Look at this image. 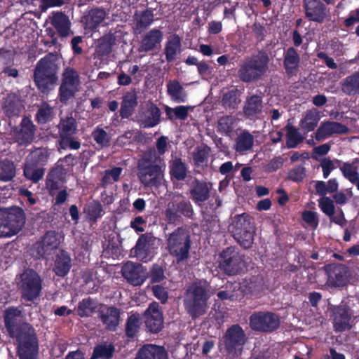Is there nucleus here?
Instances as JSON below:
<instances>
[{
  "instance_id": "nucleus-58",
  "label": "nucleus",
  "mask_w": 359,
  "mask_h": 359,
  "mask_svg": "<svg viewBox=\"0 0 359 359\" xmlns=\"http://www.w3.org/2000/svg\"><path fill=\"white\" fill-rule=\"evenodd\" d=\"M95 142L100 147H104L109 144L110 139L107 132L102 128H96L92 133Z\"/></svg>"
},
{
  "instance_id": "nucleus-42",
  "label": "nucleus",
  "mask_w": 359,
  "mask_h": 359,
  "mask_svg": "<svg viewBox=\"0 0 359 359\" xmlns=\"http://www.w3.org/2000/svg\"><path fill=\"white\" fill-rule=\"evenodd\" d=\"M70 268L71 258L67 252L62 251L56 257L53 271L56 275L63 277L68 273Z\"/></svg>"
},
{
  "instance_id": "nucleus-27",
  "label": "nucleus",
  "mask_w": 359,
  "mask_h": 359,
  "mask_svg": "<svg viewBox=\"0 0 359 359\" xmlns=\"http://www.w3.org/2000/svg\"><path fill=\"white\" fill-rule=\"evenodd\" d=\"M305 16L309 20L323 22L326 17V6L320 0H304Z\"/></svg>"
},
{
  "instance_id": "nucleus-37",
  "label": "nucleus",
  "mask_w": 359,
  "mask_h": 359,
  "mask_svg": "<svg viewBox=\"0 0 359 359\" xmlns=\"http://www.w3.org/2000/svg\"><path fill=\"white\" fill-rule=\"evenodd\" d=\"M137 105V96L134 91L128 92L123 97L121 104L120 116L123 118L130 116Z\"/></svg>"
},
{
  "instance_id": "nucleus-29",
  "label": "nucleus",
  "mask_w": 359,
  "mask_h": 359,
  "mask_svg": "<svg viewBox=\"0 0 359 359\" xmlns=\"http://www.w3.org/2000/svg\"><path fill=\"white\" fill-rule=\"evenodd\" d=\"M255 137L248 130H243L237 133L233 149L239 154H245L254 147Z\"/></svg>"
},
{
  "instance_id": "nucleus-17",
  "label": "nucleus",
  "mask_w": 359,
  "mask_h": 359,
  "mask_svg": "<svg viewBox=\"0 0 359 359\" xmlns=\"http://www.w3.org/2000/svg\"><path fill=\"white\" fill-rule=\"evenodd\" d=\"M97 318L101 321L104 330L114 332L117 330L121 321V311L114 306L101 304Z\"/></svg>"
},
{
  "instance_id": "nucleus-33",
  "label": "nucleus",
  "mask_w": 359,
  "mask_h": 359,
  "mask_svg": "<svg viewBox=\"0 0 359 359\" xmlns=\"http://www.w3.org/2000/svg\"><path fill=\"white\" fill-rule=\"evenodd\" d=\"M169 172L172 179L183 181L187 177V165L181 158L175 156L169 161Z\"/></svg>"
},
{
  "instance_id": "nucleus-15",
  "label": "nucleus",
  "mask_w": 359,
  "mask_h": 359,
  "mask_svg": "<svg viewBox=\"0 0 359 359\" xmlns=\"http://www.w3.org/2000/svg\"><path fill=\"white\" fill-rule=\"evenodd\" d=\"M36 126L28 117H24L18 126H15L11 131L13 140L20 146L31 144L35 137Z\"/></svg>"
},
{
  "instance_id": "nucleus-20",
  "label": "nucleus",
  "mask_w": 359,
  "mask_h": 359,
  "mask_svg": "<svg viewBox=\"0 0 359 359\" xmlns=\"http://www.w3.org/2000/svg\"><path fill=\"white\" fill-rule=\"evenodd\" d=\"M156 238L151 233L142 234L133 248L135 256L144 262L151 259Z\"/></svg>"
},
{
  "instance_id": "nucleus-51",
  "label": "nucleus",
  "mask_w": 359,
  "mask_h": 359,
  "mask_svg": "<svg viewBox=\"0 0 359 359\" xmlns=\"http://www.w3.org/2000/svg\"><path fill=\"white\" fill-rule=\"evenodd\" d=\"M15 175V167L14 163L8 159L0 163V180L4 182L11 181Z\"/></svg>"
},
{
  "instance_id": "nucleus-36",
  "label": "nucleus",
  "mask_w": 359,
  "mask_h": 359,
  "mask_svg": "<svg viewBox=\"0 0 359 359\" xmlns=\"http://www.w3.org/2000/svg\"><path fill=\"white\" fill-rule=\"evenodd\" d=\"M100 304L97 300L88 297L79 302L76 313L80 317H90L95 312L98 313Z\"/></svg>"
},
{
  "instance_id": "nucleus-3",
  "label": "nucleus",
  "mask_w": 359,
  "mask_h": 359,
  "mask_svg": "<svg viewBox=\"0 0 359 359\" xmlns=\"http://www.w3.org/2000/svg\"><path fill=\"white\" fill-rule=\"evenodd\" d=\"M210 297V285L208 282L198 280L191 283L186 290L183 300L187 313L193 319L204 315L208 308Z\"/></svg>"
},
{
  "instance_id": "nucleus-64",
  "label": "nucleus",
  "mask_w": 359,
  "mask_h": 359,
  "mask_svg": "<svg viewBox=\"0 0 359 359\" xmlns=\"http://www.w3.org/2000/svg\"><path fill=\"white\" fill-rule=\"evenodd\" d=\"M306 176V170L304 166L299 165L289 172V178L294 182H301Z\"/></svg>"
},
{
  "instance_id": "nucleus-31",
  "label": "nucleus",
  "mask_w": 359,
  "mask_h": 359,
  "mask_svg": "<svg viewBox=\"0 0 359 359\" xmlns=\"http://www.w3.org/2000/svg\"><path fill=\"white\" fill-rule=\"evenodd\" d=\"M154 20V14L150 10L136 12L133 16L134 34H141L149 27Z\"/></svg>"
},
{
  "instance_id": "nucleus-56",
  "label": "nucleus",
  "mask_w": 359,
  "mask_h": 359,
  "mask_svg": "<svg viewBox=\"0 0 359 359\" xmlns=\"http://www.w3.org/2000/svg\"><path fill=\"white\" fill-rule=\"evenodd\" d=\"M122 172V168L120 167H115L111 170H107L102 179V186L112 184L119 180L120 175Z\"/></svg>"
},
{
  "instance_id": "nucleus-13",
  "label": "nucleus",
  "mask_w": 359,
  "mask_h": 359,
  "mask_svg": "<svg viewBox=\"0 0 359 359\" xmlns=\"http://www.w3.org/2000/svg\"><path fill=\"white\" fill-rule=\"evenodd\" d=\"M249 320L252 330L262 332H272L280 325L278 316L269 311L254 312L250 316Z\"/></svg>"
},
{
  "instance_id": "nucleus-59",
  "label": "nucleus",
  "mask_w": 359,
  "mask_h": 359,
  "mask_svg": "<svg viewBox=\"0 0 359 359\" xmlns=\"http://www.w3.org/2000/svg\"><path fill=\"white\" fill-rule=\"evenodd\" d=\"M344 176L347 178L352 183H355L359 174L357 172V168L353 164L348 163H344L340 168Z\"/></svg>"
},
{
  "instance_id": "nucleus-39",
  "label": "nucleus",
  "mask_w": 359,
  "mask_h": 359,
  "mask_svg": "<svg viewBox=\"0 0 359 359\" xmlns=\"http://www.w3.org/2000/svg\"><path fill=\"white\" fill-rule=\"evenodd\" d=\"M105 17L106 11L104 8H92L84 17L86 27L90 29H94L99 26Z\"/></svg>"
},
{
  "instance_id": "nucleus-28",
  "label": "nucleus",
  "mask_w": 359,
  "mask_h": 359,
  "mask_svg": "<svg viewBox=\"0 0 359 359\" xmlns=\"http://www.w3.org/2000/svg\"><path fill=\"white\" fill-rule=\"evenodd\" d=\"M135 359H169L164 346L146 344L137 352Z\"/></svg>"
},
{
  "instance_id": "nucleus-57",
  "label": "nucleus",
  "mask_w": 359,
  "mask_h": 359,
  "mask_svg": "<svg viewBox=\"0 0 359 359\" xmlns=\"http://www.w3.org/2000/svg\"><path fill=\"white\" fill-rule=\"evenodd\" d=\"M210 149L207 146L198 147L193 153V159L196 165H201L207 161Z\"/></svg>"
},
{
  "instance_id": "nucleus-1",
  "label": "nucleus",
  "mask_w": 359,
  "mask_h": 359,
  "mask_svg": "<svg viewBox=\"0 0 359 359\" xmlns=\"http://www.w3.org/2000/svg\"><path fill=\"white\" fill-rule=\"evenodd\" d=\"M5 327L17 341L20 359H37L38 341L34 328L23 320L22 310L11 306L4 312Z\"/></svg>"
},
{
  "instance_id": "nucleus-63",
  "label": "nucleus",
  "mask_w": 359,
  "mask_h": 359,
  "mask_svg": "<svg viewBox=\"0 0 359 359\" xmlns=\"http://www.w3.org/2000/svg\"><path fill=\"white\" fill-rule=\"evenodd\" d=\"M149 278L151 283H160L165 278L163 268L158 265L154 264L149 273Z\"/></svg>"
},
{
  "instance_id": "nucleus-43",
  "label": "nucleus",
  "mask_w": 359,
  "mask_h": 359,
  "mask_svg": "<svg viewBox=\"0 0 359 359\" xmlns=\"http://www.w3.org/2000/svg\"><path fill=\"white\" fill-rule=\"evenodd\" d=\"M116 42V36L113 33H108L98 40L96 46V53L99 56L107 55L112 51V48Z\"/></svg>"
},
{
  "instance_id": "nucleus-2",
  "label": "nucleus",
  "mask_w": 359,
  "mask_h": 359,
  "mask_svg": "<svg viewBox=\"0 0 359 359\" xmlns=\"http://www.w3.org/2000/svg\"><path fill=\"white\" fill-rule=\"evenodd\" d=\"M163 160L156 149L146 150L137 163V176L140 183L147 188H159L164 181Z\"/></svg>"
},
{
  "instance_id": "nucleus-25",
  "label": "nucleus",
  "mask_w": 359,
  "mask_h": 359,
  "mask_svg": "<svg viewBox=\"0 0 359 359\" xmlns=\"http://www.w3.org/2000/svg\"><path fill=\"white\" fill-rule=\"evenodd\" d=\"M50 22L57 31L60 37L65 38L73 35L72 22L68 15L61 11L53 12L49 17Z\"/></svg>"
},
{
  "instance_id": "nucleus-22",
  "label": "nucleus",
  "mask_w": 359,
  "mask_h": 359,
  "mask_svg": "<svg viewBox=\"0 0 359 359\" xmlns=\"http://www.w3.org/2000/svg\"><path fill=\"white\" fill-rule=\"evenodd\" d=\"M145 324L149 330L154 333L160 332L163 327V318L160 306L152 302L144 311Z\"/></svg>"
},
{
  "instance_id": "nucleus-62",
  "label": "nucleus",
  "mask_w": 359,
  "mask_h": 359,
  "mask_svg": "<svg viewBox=\"0 0 359 359\" xmlns=\"http://www.w3.org/2000/svg\"><path fill=\"white\" fill-rule=\"evenodd\" d=\"M319 207L329 217H332L334 214V202L329 197H322L319 200Z\"/></svg>"
},
{
  "instance_id": "nucleus-9",
  "label": "nucleus",
  "mask_w": 359,
  "mask_h": 359,
  "mask_svg": "<svg viewBox=\"0 0 359 359\" xmlns=\"http://www.w3.org/2000/svg\"><path fill=\"white\" fill-rule=\"evenodd\" d=\"M77 128V121L72 114L60 118L57 125L58 142L60 149H67L69 148L78 150L81 147V143L73 137L78 131Z\"/></svg>"
},
{
  "instance_id": "nucleus-38",
  "label": "nucleus",
  "mask_w": 359,
  "mask_h": 359,
  "mask_svg": "<svg viewBox=\"0 0 359 359\" xmlns=\"http://www.w3.org/2000/svg\"><path fill=\"white\" fill-rule=\"evenodd\" d=\"M348 271L346 266L337 264L334 266L329 273L328 282L335 287L343 286L348 278Z\"/></svg>"
},
{
  "instance_id": "nucleus-40",
  "label": "nucleus",
  "mask_w": 359,
  "mask_h": 359,
  "mask_svg": "<svg viewBox=\"0 0 359 359\" xmlns=\"http://www.w3.org/2000/svg\"><path fill=\"white\" fill-rule=\"evenodd\" d=\"M64 175L62 169L60 168L52 169L48 174L46 187L51 195H54V191L60 189L64 181Z\"/></svg>"
},
{
  "instance_id": "nucleus-50",
  "label": "nucleus",
  "mask_w": 359,
  "mask_h": 359,
  "mask_svg": "<svg viewBox=\"0 0 359 359\" xmlns=\"http://www.w3.org/2000/svg\"><path fill=\"white\" fill-rule=\"evenodd\" d=\"M142 324L140 315L137 313L131 314L126 323V334L128 337L133 338L139 332Z\"/></svg>"
},
{
  "instance_id": "nucleus-61",
  "label": "nucleus",
  "mask_w": 359,
  "mask_h": 359,
  "mask_svg": "<svg viewBox=\"0 0 359 359\" xmlns=\"http://www.w3.org/2000/svg\"><path fill=\"white\" fill-rule=\"evenodd\" d=\"M240 100L238 98L236 93L233 90L229 91L223 95L222 103L225 107L235 109Z\"/></svg>"
},
{
  "instance_id": "nucleus-54",
  "label": "nucleus",
  "mask_w": 359,
  "mask_h": 359,
  "mask_svg": "<svg viewBox=\"0 0 359 359\" xmlns=\"http://www.w3.org/2000/svg\"><path fill=\"white\" fill-rule=\"evenodd\" d=\"M235 118L232 116H224L218 120V131L229 135L233 130Z\"/></svg>"
},
{
  "instance_id": "nucleus-35",
  "label": "nucleus",
  "mask_w": 359,
  "mask_h": 359,
  "mask_svg": "<svg viewBox=\"0 0 359 359\" xmlns=\"http://www.w3.org/2000/svg\"><path fill=\"white\" fill-rule=\"evenodd\" d=\"M300 57L296 49L290 47L286 50L283 56V65L287 74H295L299 69Z\"/></svg>"
},
{
  "instance_id": "nucleus-53",
  "label": "nucleus",
  "mask_w": 359,
  "mask_h": 359,
  "mask_svg": "<svg viewBox=\"0 0 359 359\" xmlns=\"http://www.w3.org/2000/svg\"><path fill=\"white\" fill-rule=\"evenodd\" d=\"M191 107L188 106H178L175 108L165 107V113L170 120L174 118L185 120L188 116L189 110Z\"/></svg>"
},
{
  "instance_id": "nucleus-32",
  "label": "nucleus",
  "mask_w": 359,
  "mask_h": 359,
  "mask_svg": "<svg viewBox=\"0 0 359 359\" xmlns=\"http://www.w3.org/2000/svg\"><path fill=\"white\" fill-rule=\"evenodd\" d=\"M263 109L262 97L257 95L248 97L243 107L244 116L250 120L262 113Z\"/></svg>"
},
{
  "instance_id": "nucleus-48",
  "label": "nucleus",
  "mask_w": 359,
  "mask_h": 359,
  "mask_svg": "<svg viewBox=\"0 0 359 359\" xmlns=\"http://www.w3.org/2000/svg\"><path fill=\"white\" fill-rule=\"evenodd\" d=\"M37 108L35 118L39 124H45L53 120L54 109L49 104L45 102H42L37 106Z\"/></svg>"
},
{
  "instance_id": "nucleus-45",
  "label": "nucleus",
  "mask_w": 359,
  "mask_h": 359,
  "mask_svg": "<svg viewBox=\"0 0 359 359\" xmlns=\"http://www.w3.org/2000/svg\"><path fill=\"white\" fill-rule=\"evenodd\" d=\"M161 111L156 105L151 104L148 108L144 118L141 121V125L144 128H151L156 126L160 122Z\"/></svg>"
},
{
  "instance_id": "nucleus-11",
  "label": "nucleus",
  "mask_w": 359,
  "mask_h": 359,
  "mask_svg": "<svg viewBox=\"0 0 359 359\" xmlns=\"http://www.w3.org/2000/svg\"><path fill=\"white\" fill-rule=\"evenodd\" d=\"M219 267L228 276H234L241 272L245 267L244 256L236 248L228 247L219 255Z\"/></svg>"
},
{
  "instance_id": "nucleus-14",
  "label": "nucleus",
  "mask_w": 359,
  "mask_h": 359,
  "mask_svg": "<svg viewBox=\"0 0 359 359\" xmlns=\"http://www.w3.org/2000/svg\"><path fill=\"white\" fill-rule=\"evenodd\" d=\"M79 76L75 69L67 67L64 70L59 88L61 102L66 103L68 100L74 97L75 93L79 90Z\"/></svg>"
},
{
  "instance_id": "nucleus-18",
  "label": "nucleus",
  "mask_w": 359,
  "mask_h": 359,
  "mask_svg": "<svg viewBox=\"0 0 359 359\" xmlns=\"http://www.w3.org/2000/svg\"><path fill=\"white\" fill-rule=\"evenodd\" d=\"M212 184L205 180L194 178L189 184L190 198L198 205L207 201L210 197Z\"/></svg>"
},
{
  "instance_id": "nucleus-49",
  "label": "nucleus",
  "mask_w": 359,
  "mask_h": 359,
  "mask_svg": "<svg viewBox=\"0 0 359 359\" xmlns=\"http://www.w3.org/2000/svg\"><path fill=\"white\" fill-rule=\"evenodd\" d=\"M319 120V113L313 109L306 112L304 117L300 121L299 126L308 132L312 131L317 126Z\"/></svg>"
},
{
  "instance_id": "nucleus-7",
  "label": "nucleus",
  "mask_w": 359,
  "mask_h": 359,
  "mask_svg": "<svg viewBox=\"0 0 359 359\" xmlns=\"http://www.w3.org/2000/svg\"><path fill=\"white\" fill-rule=\"evenodd\" d=\"M166 242L170 255L175 257L177 264L189 258L191 241L189 231L184 227H177L168 234Z\"/></svg>"
},
{
  "instance_id": "nucleus-60",
  "label": "nucleus",
  "mask_w": 359,
  "mask_h": 359,
  "mask_svg": "<svg viewBox=\"0 0 359 359\" xmlns=\"http://www.w3.org/2000/svg\"><path fill=\"white\" fill-rule=\"evenodd\" d=\"M114 352V347L112 345H100L94 349V357L109 359Z\"/></svg>"
},
{
  "instance_id": "nucleus-12",
  "label": "nucleus",
  "mask_w": 359,
  "mask_h": 359,
  "mask_svg": "<svg viewBox=\"0 0 359 359\" xmlns=\"http://www.w3.org/2000/svg\"><path fill=\"white\" fill-rule=\"evenodd\" d=\"M20 289L22 297L27 301H32L39 296L41 286V279L39 274L32 269H27L21 274Z\"/></svg>"
},
{
  "instance_id": "nucleus-23",
  "label": "nucleus",
  "mask_w": 359,
  "mask_h": 359,
  "mask_svg": "<svg viewBox=\"0 0 359 359\" xmlns=\"http://www.w3.org/2000/svg\"><path fill=\"white\" fill-rule=\"evenodd\" d=\"M61 236L55 231H48L43 236L41 241L36 244V248L39 257L50 255L57 249L61 243Z\"/></svg>"
},
{
  "instance_id": "nucleus-21",
  "label": "nucleus",
  "mask_w": 359,
  "mask_h": 359,
  "mask_svg": "<svg viewBox=\"0 0 359 359\" xmlns=\"http://www.w3.org/2000/svg\"><path fill=\"white\" fill-rule=\"evenodd\" d=\"M332 317L334 330L337 332H341L351 328L350 320L352 313L351 309L345 304L333 306Z\"/></svg>"
},
{
  "instance_id": "nucleus-19",
  "label": "nucleus",
  "mask_w": 359,
  "mask_h": 359,
  "mask_svg": "<svg viewBox=\"0 0 359 359\" xmlns=\"http://www.w3.org/2000/svg\"><path fill=\"white\" fill-rule=\"evenodd\" d=\"M121 273L129 283L135 286L142 285L147 278V272L143 266L130 261L123 265Z\"/></svg>"
},
{
  "instance_id": "nucleus-6",
  "label": "nucleus",
  "mask_w": 359,
  "mask_h": 359,
  "mask_svg": "<svg viewBox=\"0 0 359 359\" xmlns=\"http://www.w3.org/2000/svg\"><path fill=\"white\" fill-rule=\"evenodd\" d=\"M229 229L243 248L248 249L252 246L255 231L252 218L248 214L243 213L231 217Z\"/></svg>"
},
{
  "instance_id": "nucleus-34",
  "label": "nucleus",
  "mask_w": 359,
  "mask_h": 359,
  "mask_svg": "<svg viewBox=\"0 0 359 359\" xmlns=\"http://www.w3.org/2000/svg\"><path fill=\"white\" fill-rule=\"evenodd\" d=\"M182 43L181 39L177 34H172L168 38L165 44L164 54L168 62H173L177 56L181 52Z\"/></svg>"
},
{
  "instance_id": "nucleus-5",
  "label": "nucleus",
  "mask_w": 359,
  "mask_h": 359,
  "mask_svg": "<svg viewBox=\"0 0 359 359\" xmlns=\"http://www.w3.org/2000/svg\"><path fill=\"white\" fill-rule=\"evenodd\" d=\"M269 57L266 52L246 57L238 70L239 79L244 83H252L262 78L269 69Z\"/></svg>"
},
{
  "instance_id": "nucleus-30",
  "label": "nucleus",
  "mask_w": 359,
  "mask_h": 359,
  "mask_svg": "<svg viewBox=\"0 0 359 359\" xmlns=\"http://www.w3.org/2000/svg\"><path fill=\"white\" fill-rule=\"evenodd\" d=\"M23 109L24 105L18 95L11 93L6 96L3 104V110L8 117L19 116Z\"/></svg>"
},
{
  "instance_id": "nucleus-4",
  "label": "nucleus",
  "mask_w": 359,
  "mask_h": 359,
  "mask_svg": "<svg viewBox=\"0 0 359 359\" xmlns=\"http://www.w3.org/2000/svg\"><path fill=\"white\" fill-rule=\"evenodd\" d=\"M60 57L57 53H50L41 58L34 70V81L42 93L51 90L58 81Z\"/></svg>"
},
{
  "instance_id": "nucleus-47",
  "label": "nucleus",
  "mask_w": 359,
  "mask_h": 359,
  "mask_svg": "<svg viewBox=\"0 0 359 359\" xmlns=\"http://www.w3.org/2000/svg\"><path fill=\"white\" fill-rule=\"evenodd\" d=\"M23 172L27 180L33 183H37L43 178L45 169L26 161Z\"/></svg>"
},
{
  "instance_id": "nucleus-55",
  "label": "nucleus",
  "mask_w": 359,
  "mask_h": 359,
  "mask_svg": "<svg viewBox=\"0 0 359 359\" xmlns=\"http://www.w3.org/2000/svg\"><path fill=\"white\" fill-rule=\"evenodd\" d=\"M89 219L95 222L102 215L103 210L102 205L97 201H93L88 203L85 208Z\"/></svg>"
},
{
  "instance_id": "nucleus-52",
  "label": "nucleus",
  "mask_w": 359,
  "mask_h": 359,
  "mask_svg": "<svg viewBox=\"0 0 359 359\" xmlns=\"http://www.w3.org/2000/svg\"><path fill=\"white\" fill-rule=\"evenodd\" d=\"M48 158L49 152L46 149L38 148L30 154L27 158V161L37 165H42L47 162Z\"/></svg>"
},
{
  "instance_id": "nucleus-41",
  "label": "nucleus",
  "mask_w": 359,
  "mask_h": 359,
  "mask_svg": "<svg viewBox=\"0 0 359 359\" xmlns=\"http://www.w3.org/2000/svg\"><path fill=\"white\" fill-rule=\"evenodd\" d=\"M167 93L171 100L175 102L181 103L184 102L186 100L187 93L177 80H170L168 82Z\"/></svg>"
},
{
  "instance_id": "nucleus-46",
  "label": "nucleus",
  "mask_w": 359,
  "mask_h": 359,
  "mask_svg": "<svg viewBox=\"0 0 359 359\" xmlns=\"http://www.w3.org/2000/svg\"><path fill=\"white\" fill-rule=\"evenodd\" d=\"M341 90L348 95L359 94V72H355L342 81Z\"/></svg>"
},
{
  "instance_id": "nucleus-26",
  "label": "nucleus",
  "mask_w": 359,
  "mask_h": 359,
  "mask_svg": "<svg viewBox=\"0 0 359 359\" xmlns=\"http://www.w3.org/2000/svg\"><path fill=\"white\" fill-rule=\"evenodd\" d=\"M163 39V33L154 28L146 32L142 36L138 47V52H149L157 48Z\"/></svg>"
},
{
  "instance_id": "nucleus-8",
  "label": "nucleus",
  "mask_w": 359,
  "mask_h": 359,
  "mask_svg": "<svg viewBox=\"0 0 359 359\" xmlns=\"http://www.w3.org/2000/svg\"><path fill=\"white\" fill-rule=\"evenodd\" d=\"M162 214L168 224L177 226L183 222V217L193 219L194 210L191 202L180 196L168 201Z\"/></svg>"
},
{
  "instance_id": "nucleus-44",
  "label": "nucleus",
  "mask_w": 359,
  "mask_h": 359,
  "mask_svg": "<svg viewBox=\"0 0 359 359\" xmlns=\"http://www.w3.org/2000/svg\"><path fill=\"white\" fill-rule=\"evenodd\" d=\"M284 130L286 132V147L288 149L296 148L299 144L303 142L304 137L298 129L291 123H287Z\"/></svg>"
},
{
  "instance_id": "nucleus-16",
  "label": "nucleus",
  "mask_w": 359,
  "mask_h": 359,
  "mask_svg": "<svg viewBox=\"0 0 359 359\" xmlns=\"http://www.w3.org/2000/svg\"><path fill=\"white\" fill-rule=\"evenodd\" d=\"M247 337L245 331L238 324L229 327L223 336V341L228 353L236 352V349L241 348L246 342Z\"/></svg>"
},
{
  "instance_id": "nucleus-24",
  "label": "nucleus",
  "mask_w": 359,
  "mask_h": 359,
  "mask_svg": "<svg viewBox=\"0 0 359 359\" xmlns=\"http://www.w3.org/2000/svg\"><path fill=\"white\" fill-rule=\"evenodd\" d=\"M348 131V128L339 122L324 121L322 122L315 133V139L318 142L324 140L335 134H346Z\"/></svg>"
},
{
  "instance_id": "nucleus-10",
  "label": "nucleus",
  "mask_w": 359,
  "mask_h": 359,
  "mask_svg": "<svg viewBox=\"0 0 359 359\" xmlns=\"http://www.w3.org/2000/svg\"><path fill=\"white\" fill-rule=\"evenodd\" d=\"M25 219V214L22 208L16 206L8 208L0 226V237H10L17 234L24 226Z\"/></svg>"
}]
</instances>
